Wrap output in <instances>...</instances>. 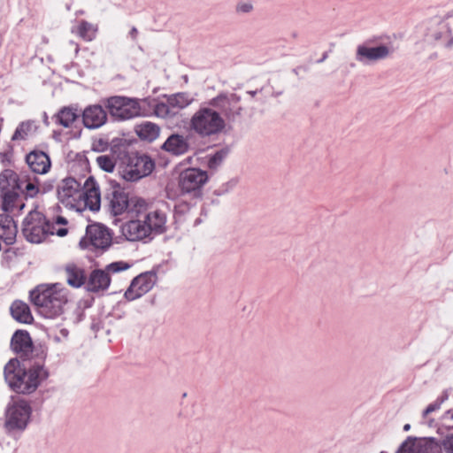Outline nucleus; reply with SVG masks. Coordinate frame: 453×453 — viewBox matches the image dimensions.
Here are the masks:
<instances>
[{
	"mask_svg": "<svg viewBox=\"0 0 453 453\" xmlns=\"http://www.w3.org/2000/svg\"><path fill=\"white\" fill-rule=\"evenodd\" d=\"M72 33L86 42H92L97 35L98 26L82 19L72 28Z\"/></svg>",
	"mask_w": 453,
	"mask_h": 453,
	"instance_id": "bb28decb",
	"label": "nucleus"
},
{
	"mask_svg": "<svg viewBox=\"0 0 453 453\" xmlns=\"http://www.w3.org/2000/svg\"><path fill=\"white\" fill-rule=\"evenodd\" d=\"M429 426H432V420L428 421Z\"/></svg>",
	"mask_w": 453,
	"mask_h": 453,
	"instance_id": "8fccbe9b",
	"label": "nucleus"
},
{
	"mask_svg": "<svg viewBox=\"0 0 453 453\" xmlns=\"http://www.w3.org/2000/svg\"><path fill=\"white\" fill-rule=\"evenodd\" d=\"M238 13H250L253 10V4L250 2H240L235 7Z\"/></svg>",
	"mask_w": 453,
	"mask_h": 453,
	"instance_id": "79ce46f5",
	"label": "nucleus"
},
{
	"mask_svg": "<svg viewBox=\"0 0 453 453\" xmlns=\"http://www.w3.org/2000/svg\"><path fill=\"white\" fill-rule=\"evenodd\" d=\"M72 43H73V44H74V42H72ZM75 46H76V47H75V53H78V52H79V46H78V44H76V43H75Z\"/></svg>",
	"mask_w": 453,
	"mask_h": 453,
	"instance_id": "09e8293b",
	"label": "nucleus"
},
{
	"mask_svg": "<svg viewBox=\"0 0 453 453\" xmlns=\"http://www.w3.org/2000/svg\"><path fill=\"white\" fill-rule=\"evenodd\" d=\"M76 119L77 113L72 108L68 107L63 108L55 116L56 122L64 127H70Z\"/></svg>",
	"mask_w": 453,
	"mask_h": 453,
	"instance_id": "c9c22d12",
	"label": "nucleus"
},
{
	"mask_svg": "<svg viewBox=\"0 0 453 453\" xmlns=\"http://www.w3.org/2000/svg\"><path fill=\"white\" fill-rule=\"evenodd\" d=\"M96 162L100 169L106 173H112L117 163L115 152L111 150L109 154H104L96 157Z\"/></svg>",
	"mask_w": 453,
	"mask_h": 453,
	"instance_id": "72a5a7b5",
	"label": "nucleus"
},
{
	"mask_svg": "<svg viewBox=\"0 0 453 453\" xmlns=\"http://www.w3.org/2000/svg\"><path fill=\"white\" fill-rule=\"evenodd\" d=\"M225 157V153L223 151H217L215 154L211 156L208 159V167L210 169H217Z\"/></svg>",
	"mask_w": 453,
	"mask_h": 453,
	"instance_id": "58836bf2",
	"label": "nucleus"
},
{
	"mask_svg": "<svg viewBox=\"0 0 453 453\" xmlns=\"http://www.w3.org/2000/svg\"><path fill=\"white\" fill-rule=\"evenodd\" d=\"M26 162L32 172L46 174L51 167V161L47 153L42 150H33L26 157Z\"/></svg>",
	"mask_w": 453,
	"mask_h": 453,
	"instance_id": "a211bd4d",
	"label": "nucleus"
},
{
	"mask_svg": "<svg viewBox=\"0 0 453 453\" xmlns=\"http://www.w3.org/2000/svg\"><path fill=\"white\" fill-rule=\"evenodd\" d=\"M134 131L142 140L153 142L160 134V127L152 122L144 121L135 126Z\"/></svg>",
	"mask_w": 453,
	"mask_h": 453,
	"instance_id": "cd10ccee",
	"label": "nucleus"
},
{
	"mask_svg": "<svg viewBox=\"0 0 453 453\" xmlns=\"http://www.w3.org/2000/svg\"><path fill=\"white\" fill-rule=\"evenodd\" d=\"M4 379L9 387L19 394H31L45 380L49 373L41 365L26 370L17 359H11L4 366Z\"/></svg>",
	"mask_w": 453,
	"mask_h": 453,
	"instance_id": "f257e3e1",
	"label": "nucleus"
},
{
	"mask_svg": "<svg viewBox=\"0 0 453 453\" xmlns=\"http://www.w3.org/2000/svg\"><path fill=\"white\" fill-rule=\"evenodd\" d=\"M21 176L12 169H5L0 173V195L3 209L6 211L15 209L22 210L25 203L20 198Z\"/></svg>",
	"mask_w": 453,
	"mask_h": 453,
	"instance_id": "20e7f679",
	"label": "nucleus"
},
{
	"mask_svg": "<svg viewBox=\"0 0 453 453\" xmlns=\"http://www.w3.org/2000/svg\"><path fill=\"white\" fill-rule=\"evenodd\" d=\"M67 224V220L61 216L56 218V219L50 223L47 221L48 235L57 234L60 237H63L67 234V228L65 227Z\"/></svg>",
	"mask_w": 453,
	"mask_h": 453,
	"instance_id": "f704fd0d",
	"label": "nucleus"
},
{
	"mask_svg": "<svg viewBox=\"0 0 453 453\" xmlns=\"http://www.w3.org/2000/svg\"><path fill=\"white\" fill-rule=\"evenodd\" d=\"M165 98V102H160L154 107L155 115L162 119H173L195 101L194 96L188 92L172 94Z\"/></svg>",
	"mask_w": 453,
	"mask_h": 453,
	"instance_id": "1a4fd4ad",
	"label": "nucleus"
},
{
	"mask_svg": "<svg viewBox=\"0 0 453 453\" xmlns=\"http://www.w3.org/2000/svg\"><path fill=\"white\" fill-rule=\"evenodd\" d=\"M65 274L68 284L74 288L81 287L85 281L83 271L75 265H67Z\"/></svg>",
	"mask_w": 453,
	"mask_h": 453,
	"instance_id": "2f4dec72",
	"label": "nucleus"
},
{
	"mask_svg": "<svg viewBox=\"0 0 453 453\" xmlns=\"http://www.w3.org/2000/svg\"><path fill=\"white\" fill-rule=\"evenodd\" d=\"M111 277L105 270H94L88 280V288L90 291L97 292L108 288Z\"/></svg>",
	"mask_w": 453,
	"mask_h": 453,
	"instance_id": "a878e982",
	"label": "nucleus"
},
{
	"mask_svg": "<svg viewBox=\"0 0 453 453\" xmlns=\"http://www.w3.org/2000/svg\"><path fill=\"white\" fill-rule=\"evenodd\" d=\"M122 234L127 240L135 242L150 236L142 219H130L122 226Z\"/></svg>",
	"mask_w": 453,
	"mask_h": 453,
	"instance_id": "6ab92c4d",
	"label": "nucleus"
},
{
	"mask_svg": "<svg viewBox=\"0 0 453 453\" xmlns=\"http://www.w3.org/2000/svg\"><path fill=\"white\" fill-rule=\"evenodd\" d=\"M137 34H138V31L135 27H133L130 32H129V35L130 37L133 39V40H135L136 39V36H137Z\"/></svg>",
	"mask_w": 453,
	"mask_h": 453,
	"instance_id": "a18cd8bd",
	"label": "nucleus"
},
{
	"mask_svg": "<svg viewBox=\"0 0 453 453\" xmlns=\"http://www.w3.org/2000/svg\"><path fill=\"white\" fill-rule=\"evenodd\" d=\"M439 445L441 450L443 449L446 453H453V434L446 435Z\"/></svg>",
	"mask_w": 453,
	"mask_h": 453,
	"instance_id": "ea45409f",
	"label": "nucleus"
},
{
	"mask_svg": "<svg viewBox=\"0 0 453 453\" xmlns=\"http://www.w3.org/2000/svg\"><path fill=\"white\" fill-rule=\"evenodd\" d=\"M82 317H83V312L81 311V309L77 308L76 309V318L74 319H73V323L80 322L82 319Z\"/></svg>",
	"mask_w": 453,
	"mask_h": 453,
	"instance_id": "c03bdc74",
	"label": "nucleus"
},
{
	"mask_svg": "<svg viewBox=\"0 0 453 453\" xmlns=\"http://www.w3.org/2000/svg\"><path fill=\"white\" fill-rule=\"evenodd\" d=\"M411 426L409 424L404 425L403 429L404 431H408L410 429Z\"/></svg>",
	"mask_w": 453,
	"mask_h": 453,
	"instance_id": "de8ad7c7",
	"label": "nucleus"
},
{
	"mask_svg": "<svg viewBox=\"0 0 453 453\" xmlns=\"http://www.w3.org/2000/svg\"><path fill=\"white\" fill-rule=\"evenodd\" d=\"M394 52L390 45L380 44L375 47L358 45L356 51L357 61L363 64L377 62L388 58Z\"/></svg>",
	"mask_w": 453,
	"mask_h": 453,
	"instance_id": "4468645a",
	"label": "nucleus"
},
{
	"mask_svg": "<svg viewBox=\"0 0 453 453\" xmlns=\"http://www.w3.org/2000/svg\"><path fill=\"white\" fill-rule=\"evenodd\" d=\"M154 284L155 276L153 274L141 273L132 280L124 296L128 301H134L148 293Z\"/></svg>",
	"mask_w": 453,
	"mask_h": 453,
	"instance_id": "2eb2a0df",
	"label": "nucleus"
},
{
	"mask_svg": "<svg viewBox=\"0 0 453 453\" xmlns=\"http://www.w3.org/2000/svg\"><path fill=\"white\" fill-rule=\"evenodd\" d=\"M91 148L94 151L104 152L107 151L109 148V143L103 139H98L93 142Z\"/></svg>",
	"mask_w": 453,
	"mask_h": 453,
	"instance_id": "a19ab883",
	"label": "nucleus"
},
{
	"mask_svg": "<svg viewBox=\"0 0 453 453\" xmlns=\"http://www.w3.org/2000/svg\"><path fill=\"white\" fill-rule=\"evenodd\" d=\"M30 296L40 314L47 319L62 314L67 303L66 290L60 284L41 285L31 292Z\"/></svg>",
	"mask_w": 453,
	"mask_h": 453,
	"instance_id": "f03ea898",
	"label": "nucleus"
},
{
	"mask_svg": "<svg viewBox=\"0 0 453 453\" xmlns=\"http://www.w3.org/2000/svg\"><path fill=\"white\" fill-rule=\"evenodd\" d=\"M226 127L223 116L207 104L201 105L192 114L188 122L189 131L203 139L219 135Z\"/></svg>",
	"mask_w": 453,
	"mask_h": 453,
	"instance_id": "7ed1b4c3",
	"label": "nucleus"
},
{
	"mask_svg": "<svg viewBox=\"0 0 453 453\" xmlns=\"http://www.w3.org/2000/svg\"><path fill=\"white\" fill-rule=\"evenodd\" d=\"M207 104L218 111L226 123L235 120L242 111L241 96L232 92L220 93L210 99Z\"/></svg>",
	"mask_w": 453,
	"mask_h": 453,
	"instance_id": "0eeeda50",
	"label": "nucleus"
},
{
	"mask_svg": "<svg viewBox=\"0 0 453 453\" xmlns=\"http://www.w3.org/2000/svg\"><path fill=\"white\" fill-rule=\"evenodd\" d=\"M154 162L146 155L131 154L119 167L120 177L127 181H137L151 173Z\"/></svg>",
	"mask_w": 453,
	"mask_h": 453,
	"instance_id": "39448f33",
	"label": "nucleus"
},
{
	"mask_svg": "<svg viewBox=\"0 0 453 453\" xmlns=\"http://www.w3.org/2000/svg\"><path fill=\"white\" fill-rule=\"evenodd\" d=\"M109 206L111 211L115 215H121L129 207L130 197L121 189H113L109 195Z\"/></svg>",
	"mask_w": 453,
	"mask_h": 453,
	"instance_id": "412c9836",
	"label": "nucleus"
},
{
	"mask_svg": "<svg viewBox=\"0 0 453 453\" xmlns=\"http://www.w3.org/2000/svg\"><path fill=\"white\" fill-rule=\"evenodd\" d=\"M111 244V234L110 230L101 224L88 225L86 234L80 241V247L83 250H102L108 249Z\"/></svg>",
	"mask_w": 453,
	"mask_h": 453,
	"instance_id": "f8f14e48",
	"label": "nucleus"
},
{
	"mask_svg": "<svg viewBox=\"0 0 453 453\" xmlns=\"http://www.w3.org/2000/svg\"><path fill=\"white\" fill-rule=\"evenodd\" d=\"M17 233L18 229L13 219L9 215H0V240L11 245L15 242Z\"/></svg>",
	"mask_w": 453,
	"mask_h": 453,
	"instance_id": "5701e85b",
	"label": "nucleus"
},
{
	"mask_svg": "<svg viewBox=\"0 0 453 453\" xmlns=\"http://www.w3.org/2000/svg\"><path fill=\"white\" fill-rule=\"evenodd\" d=\"M163 150L173 155H183L189 150L188 138L178 134L170 135L162 146Z\"/></svg>",
	"mask_w": 453,
	"mask_h": 453,
	"instance_id": "4be33fe9",
	"label": "nucleus"
},
{
	"mask_svg": "<svg viewBox=\"0 0 453 453\" xmlns=\"http://www.w3.org/2000/svg\"><path fill=\"white\" fill-rule=\"evenodd\" d=\"M150 234H159L166 230V214L159 210L148 211L142 218Z\"/></svg>",
	"mask_w": 453,
	"mask_h": 453,
	"instance_id": "dca6fc26",
	"label": "nucleus"
},
{
	"mask_svg": "<svg viewBox=\"0 0 453 453\" xmlns=\"http://www.w3.org/2000/svg\"><path fill=\"white\" fill-rule=\"evenodd\" d=\"M100 192L97 188H91L84 191L82 204L88 206L91 211H98L100 209Z\"/></svg>",
	"mask_w": 453,
	"mask_h": 453,
	"instance_id": "473e14b6",
	"label": "nucleus"
},
{
	"mask_svg": "<svg viewBox=\"0 0 453 453\" xmlns=\"http://www.w3.org/2000/svg\"><path fill=\"white\" fill-rule=\"evenodd\" d=\"M449 395L444 392L434 403H430L423 411L422 416L426 418L432 412L441 409V404L448 399Z\"/></svg>",
	"mask_w": 453,
	"mask_h": 453,
	"instance_id": "e433bc0d",
	"label": "nucleus"
},
{
	"mask_svg": "<svg viewBox=\"0 0 453 453\" xmlns=\"http://www.w3.org/2000/svg\"><path fill=\"white\" fill-rule=\"evenodd\" d=\"M11 345L16 353L21 355H27L32 350V340L27 331H17L12 338Z\"/></svg>",
	"mask_w": 453,
	"mask_h": 453,
	"instance_id": "b1692460",
	"label": "nucleus"
},
{
	"mask_svg": "<svg viewBox=\"0 0 453 453\" xmlns=\"http://www.w3.org/2000/svg\"><path fill=\"white\" fill-rule=\"evenodd\" d=\"M207 172L198 168H188L179 177V187L182 194L198 198L202 196V188L208 181Z\"/></svg>",
	"mask_w": 453,
	"mask_h": 453,
	"instance_id": "9b49d317",
	"label": "nucleus"
},
{
	"mask_svg": "<svg viewBox=\"0 0 453 453\" xmlns=\"http://www.w3.org/2000/svg\"><path fill=\"white\" fill-rule=\"evenodd\" d=\"M409 453H441L440 445L434 439L406 441L401 446V452Z\"/></svg>",
	"mask_w": 453,
	"mask_h": 453,
	"instance_id": "f3484780",
	"label": "nucleus"
},
{
	"mask_svg": "<svg viewBox=\"0 0 453 453\" xmlns=\"http://www.w3.org/2000/svg\"><path fill=\"white\" fill-rule=\"evenodd\" d=\"M129 267L130 265L127 263L123 261H118L108 265L105 267V271L108 273V275H110V273H116L127 270Z\"/></svg>",
	"mask_w": 453,
	"mask_h": 453,
	"instance_id": "4c0bfd02",
	"label": "nucleus"
},
{
	"mask_svg": "<svg viewBox=\"0 0 453 453\" xmlns=\"http://www.w3.org/2000/svg\"><path fill=\"white\" fill-rule=\"evenodd\" d=\"M20 198L24 201L28 197L33 198L39 193L38 180L36 177H30L27 173L21 176Z\"/></svg>",
	"mask_w": 453,
	"mask_h": 453,
	"instance_id": "c85d7f7f",
	"label": "nucleus"
},
{
	"mask_svg": "<svg viewBox=\"0 0 453 453\" xmlns=\"http://www.w3.org/2000/svg\"><path fill=\"white\" fill-rule=\"evenodd\" d=\"M147 211V203L144 199L137 196L130 197L129 207L126 211L130 219H142Z\"/></svg>",
	"mask_w": 453,
	"mask_h": 453,
	"instance_id": "7c9ffc66",
	"label": "nucleus"
},
{
	"mask_svg": "<svg viewBox=\"0 0 453 453\" xmlns=\"http://www.w3.org/2000/svg\"><path fill=\"white\" fill-rule=\"evenodd\" d=\"M57 196L65 207L79 211L82 205L84 190L80 182L74 178L68 177L58 184Z\"/></svg>",
	"mask_w": 453,
	"mask_h": 453,
	"instance_id": "9d476101",
	"label": "nucleus"
},
{
	"mask_svg": "<svg viewBox=\"0 0 453 453\" xmlns=\"http://www.w3.org/2000/svg\"><path fill=\"white\" fill-rule=\"evenodd\" d=\"M31 412V406L26 400L19 399L10 403L4 425L6 432L23 431L30 420Z\"/></svg>",
	"mask_w": 453,
	"mask_h": 453,
	"instance_id": "423d86ee",
	"label": "nucleus"
},
{
	"mask_svg": "<svg viewBox=\"0 0 453 453\" xmlns=\"http://www.w3.org/2000/svg\"><path fill=\"white\" fill-rule=\"evenodd\" d=\"M39 125L35 120H25L19 123L12 136V141H25L36 134Z\"/></svg>",
	"mask_w": 453,
	"mask_h": 453,
	"instance_id": "393cba45",
	"label": "nucleus"
},
{
	"mask_svg": "<svg viewBox=\"0 0 453 453\" xmlns=\"http://www.w3.org/2000/svg\"><path fill=\"white\" fill-rule=\"evenodd\" d=\"M82 118L86 127L98 128L106 122L107 114L101 105L94 104L83 111Z\"/></svg>",
	"mask_w": 453,
	"mask_h": 453,
	"instance_id": "aec40b11",
	"label": "nucleus"
},
{
	"mask_svg": "<svg viewBox=\"0 0 453 453\" xmlns=\"http://www.w3.org/2000/svg\"><path fill=\"white\" fill-rule=\"evenodd\" d=\"M47 221L37 211H30L23 222L22 232L26 239L33 243H40L48 236Z\"/></svg>",
	"mask_w": 453,
	"mask_h": 453,
	"instance_id": "ddd939ff",
	"label": "nucleus"
},
{
	"mask_svg": "<svg viewBox=\"0 0 453 453\" xmlns=\"http://www.w3.org/2000/svg\"><path fill=\"white\" fill-rule=\"evenodd\" d=\"M59 333H60V336H58V335H55V340H56L57 342H60V341H61V338H63V339L67 338L68 334H69V333H68V330H67V329H65V328H62V329L59 331Z\"/></svg>",
	"mask_w": 453,
	"mask_h": 453,
	"instance_id": "37998d69",
	"label": "nucleus"
},
{
	"mask_svg": "<svg viewBox=\"0 0 453 453\" xmlns=\"http://www.w3.org/2000/svg\"><path fill=\"white\" fill-rule=\"evenodd\" d=\"M11 313L15 320L21 323L28 324L33 320L28 305L21 301H15L12 304Z\"/></svg>",
	"mask_w": 453,
	"mask_h": 453,
	"instance_id": "c756f323",
	"label": "nucleus"
},
{
	"mask_svg": "<svg viewBox=\"0 0 453 453\" xmlns=\"http://www.w3.org/2000/svg\"><path fill=\"white\" fill-rule=\"evenodd\" d=\"M110 115L118 120H127L142 114L137 99L115 96L108 98L105 104Z\"/></svg>",
	"mask_w": 453,
	"mask_h": 453,
	"instance_id": "6e6552de",
	"label": "nucleus"
},
{
	"mask_svg": "<svg viewBox=\"0 0 453 453\" xmlns=\"http://www.w3.org/2000/svg\"><path fill=\"white\" fill-rule=\"evenodd\" d=\"M444 417L447 418V417H450L451 418H453V413H451V411H447L445 414H444Z\"/></svg>",
	"mask_w": 453,
	"mask_h": 453,
	"instance_id": "49530a36",
	"label": "nucleus"
}]
</instances>
